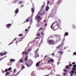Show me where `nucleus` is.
<instances>
[{
  "label": "nucleus",
  "instance_id": "f257e3e1",
  "mask_svg": "<svg viewBox=\"0 0 76 76\" xmlns=\"http://www.w3.org/2000/svg\"><path fill=\"white\" fill-rule=\"evenodd\" d=\"M55 23V22H53V23L52 24L50 28L53 30H54V31H56V30L58 29V26H54V27H53V25Z\"/></svg>",
  "mask_w": 76,
  "mask_h": 76
},
{
  "label": "nucleus",
  "instance_id": "f03ea898",
  "mask_svg": "<svg viewBox=\"0 0 76 76\" xmlns=\"http://www.w3.org/2000/svg\"><path fill=\"white\" fill-rule=\"evenodd\" d=\"M55 42L53 40L50 39L48 40V43L49 45H54Z\"/></svg>",
  "mask_w": 76,
  "mask_h": 76
},
{
  "label": "nucleus",
  "instance_id": "7ed1b4c3",
  "mask_svg": "<svg viewBox=\"0 0 76 76\" xmlns=\"http://www.w3.org/2000/svg\"><path fill=\"white\" fill-rule=\"evenodd\" d=\"M39 50V49L37 48V50H36L35 51V58H37V57H39V55L38 54V51Z\"/></svg>",
  "mask_w": 76,
  "mask_h": 76
},
{
  "label": "nucleus",
  "instance_id": "20e7f679",
  "mask_svg": "<svg viewBox=\"0 0 76 76\" xmlns=\"http://www.w3.org/2000/svg\"><path fill=\"white\" fill-rule=\"evenodd\" d=\"M11 26H12V24H8L6 25V27H7V28H10Z\"/></svg>",
  "mask_w": 76,
  "mask_h": 76
},
{
  "label": "nucleus",
  "instance_id": "39448f33",
  "mask_svg": "<svg viewBox=\"0 0 76 76\" xmlns=\"http://www.w3.org/2000/svg\"><path fill=\"white\" fill-rule=\"evenodd\" d=\"M50 62L54 63V60L53 59H50L48 61V63H50Z\"/></svg>",
  "mask_w": 76,
  "mask_h": 76
},
{
  "label": "nucleus",
  "instance_id": "423d86ee",
  "mask_svg": "<svg viewBox=\"0 0 76 76\" xmlns=\"http://www.w3.org/2000/svg\"><path fill=\"white\" fill-rule=\"evenodd\" d=\"M40 63L41 61H39L38 62H37L36 64V67H38V66H39Z\"/></svg>",
  "mask_w": 76,
  "mask_h": 76
},
{
  "label": "nucleus",
  "instance_id": "0eeeda50",
  "mask_svg": "<svg viewBox=\"0 0 76 76\" xmlns=\"http://www.w3.org/2000/svg\"><path fill=\"white\" fill-rule=\"evenodd\" d=\"M18 12H19V8H18L16 10H15V13L16 14H17V13H18Z\"/></svg>",
  "mask_w": 76,
  "mask_h": 76
},
{
  "label": "nucleus",
  "instance_id": "6e6552de",
  "mask_svg": "<svg viewBox=\"0 0 76 76\" xmlns=\"http://www.w3.org/2000/svg\"><path fill=\"white\" fill-rule=\"evenodd\" d=\"M0 54L1 56H4V55H6V53H5L4 54L3 53V52H2V53H0Z\"/></svg>",
  "mask_w": 76,
  "mask_h": 76
},
{
  "label": "nucleus",
  "instance_id": "1a4fd4ad",
  "mask_svg": "<svg viewBox=\"0 0 76 76\" xmlns=\"http://www.w3.org/2000/svg\"><path fill=\"white\" fill-rule=\"evenodd\" d=\"M17 38H15V39H14L13 40V42H11L10 43L9 45H10L11 44H13V41H16V40L17 39Z\"/></svg>",
  "mask_w": 76,
  "mask_h": 76
},
{
  "label": "nucleus",
  "instance_id": "9d476101",
  "mask_svg": "<svg viewBox=\"0 0 76 76\" xmlns=\"http://www.w3.org/2000/svg\"><path fill=\"white\" fill-rule=\"evenodd\" d=\"M49 9V6H47L46 7L45 10L46 11H48Z\"/></svg>",
  "mask_w": 76,
  "mask_h": 76
},
{
  "label": "nucleus",
  "instance_id": "9b49d317",
  "mask_svg": "<svg viewBox=\"0 0 76 76\" xmlns=\"http://www.w3.org/2000/svg\"><path fill=\"white\" fill-rule=\"evenodd\" d=\"M10 61L11 62H14V61H15V60L13 59H10Z\"/></svg>",
  "mask_w": 76,
  "mask_h": 76
},
{
  "label": "nucleus",
  "instance_id": "f8f14e48",
  "mask_svg": "<svg viewBox=\"0 0 76 76\" xmlns=\"http://www.w3.org/2000/svg\"><path fill=\"white\" fill-rule=\"evenodd\" d=\"M28 64V65H31V66L32 64V61L29 62Z\"/></svg>",
  "mask_w": 76,
  "mask_h": 76
},
{
  "label": "nucleus",
  "instance_id": "ddd939ff",
  "mask_svg": "<svg viewBox=\"0 0 76 76\" xmlns=\"http://www.w3.org/2000/svg\"><path fill=\"white\" fill-rule=\"evenodd\" d=\"M66 69H69L70 68V66L69 65H66L65 67Z\"/></svg>",
  "mask_w": 76,
  "mask_h": 76
},
{
  "label": "nucleus",
  "instance_id": "4468645a",
  "mask_svg": "<svg viewBox=\"0 0 76 76\" xmlns=\"http://www.w3.org/2000/svg\"><path fill=\"white\" fill-rule=\"evenodd\" d=\"M26 66H27V67H30V66H31V65H29V64H28V63H26Z\"/></svg>",
  "mask_w": 76,
  "mask_h": 76
},
{
  "label": "nucleus",
  "instance_id": "2eb2a0df",
  "mask_svg": "<svg viewBox=\"0 0 76 76\" xmlns=\"http://www.w3.org/2000/svg\"><path fill=\"white\" fill-rule=\"evenodd\" d=\"M31 11L32 13H34V12H35V10L33 7H32V8H31Z\"/></svg>",
  "mask_w": 76,
  "mask_h": 76
},
{
  "label": "nucleus",
  "instance_id": "dca6fc26",
  "mask_svg": "<svg viewBox=\"0 0 76 76\" xmlns=\"http://www.w3.org/2000/svg\"><path fill=\"white\" fill-rule=\"evenodd\" d=\"M37 18L38 19H39L41 18V17L39 16H36L35 17V18Z\"/></svg>",
  "mask_w": 76,
  "mask_h": 76
},
{
  "label": "nucleus",
  "instance_id": "f3484780",
  "mask_svg": "<svg viewBox=\"0 0 76 76\" xmlns=\"http://www.w3.org/2000/svg\"><path fill=\"white\" fill-rule=\"evenodd\" d=\"M28 55L26 56L25 58L24 59L25 61H26L28 59Z\"/></svg>",
  "mask_w": 76,
  "mask_h": 76
},
{
  "label": "nucleus",
  "instance_id": "a211bd4d",
  "mask_svg": "<svg viewBox=\"0 0 76 76\" xmlns=\"http://www.w3.org/2000/svg\"><path fill=\"white\" fill-rule=\"evenodd\" d=\"M69 35V33H68L67 32H65L64 35V37H65V35H66V36H67V35Z\"/></svg>",
  "mask_w": 76,
  "mask_h": 76
},
{
  "label": "nucleus",
  "instance_id": "6ab92c4d",
  "mask_svg": "<svg viewBox=\"0 0 76 76\" xmlns=\"http://www.w3.org/2000/svg\"><path fill=\"white\" fill-rule=\"evenodd\" d=\"M58 53L59 54H62V53H63L62 51H59L58 52Z\"/></svg>",
  "mask_w": 76,
  "mask_h": 76
},
{
  "label": "nucleus",
  "instance_id": "aec40b11",
  "mask_svg": "<svg viewBox=\"0 0 76 76\" xmlns=\"http://www.w3.org/2000/svg\"><path fill=\"white\" fill-rule=\"evenodd\" d=\"M18 42H20V41H21V39L19 38V39H18Z\"/></svg>",
  "mask_w": 76,
  "mask_h": 76
},
{
  "label": "nucleus",
  "instance_id": "412c9836",
  "mask_svg": "<svg viewBox=\"0 0 76 76\" xmlns=\"http://www.w3.org/2000/svg\"><path fill=\"white\" fill-rule=\"evenodd\" d=\"M39 24H37L36 25V27H37V28H38V27H39Z\"/></svg>",
  "mask_w": 76,
  "mask_h": 76
},
{
  "label": "nucleus",
  "instance_id": "4be33fe9",
  "mask_svg": "<svg viewBox=\"0 0 76 76\" xmlns=\"http://www.w3.org/2000/svg\"><path fill=\"white\" fill-rule=\"evenodd\" d=\"M76 70V68L75 67H73L72 69V70Z\"/></svg>",
  "mask_w": 76,
  "mask_h": 76
},
{
  "label": "nucleus",
  "instance_id": "5701e85b",
  "mask_svg": "<svg viewBox=\"0 0 76 76\" xmlns=\"http://www.w3.org/2000/svg\"><path fill=\"white\" fill-rule=\"evenodd\" d=\"M27 21V22H28L29 21V19H28V18H27L26 20L25 21L24 23H25Z\"/></svg>",
  "mask_w": 76,
  "mask_h": 76
},
{
  "label": "nucleus",
  "instance_id": "b1692460",
  "mask_svg": "<svg viewBox=\"0 0 76 76\" xmlns=\"http://www.w3.org/2000/svg\"><path fill=\"white\" fill-rule=\"evenodd\" d=\"M71 73L73 74L74 73H75V71L72 70V71H71Z\"/></svg>",
  "mask_w": 76,
  "mask_h": 76
},
{
  "label": "nucleus",
  "instance_id": "393cba45",
  "mask_svg": "<svg viewBox=\"0 0 76 76\" xmlns=\"http://www.w3.org/2000/svg\"><path fill=\"white\" fill-rule=\"evenodd\" d=\"M19 37H22L23 36V34H20L18 35Z\"/></svg>",
  "mask_w": 76,
  "mask_h": 76
},
{
  "label": "nucleus",
  "instance_id": "a878e982",
  "mask_svg": "<svg viewBox=\"0 0 76 76\" xmlns=\"http://www.w3.org/2000/svg\"><path fill=\"white\" fill-rule=\"evenodd\" d=\"M24 67H25V66L24 65H23V66H22L21 69H23L24 68Z\"/></svg>",
  "mask_w": 76,
  "mask_h": 76
},
{
  "label": "nucleus",
  "instance_id": "bb28decb",
  "mask_svg": "<svg viewBox=\"0 0 76 76\" xmlns=\"http://www.w3.org/2000/svg\"><path fill=\"white\" fill-rule=\"evenodd\" d=\"M28 53L26 52H25V55L26 56H27V54H28Z\"/></svg>",
  "mask_w": 76,
  "mask_h": 76
},
{
  "label": "nucleus",
  "instance_id": "cd10ccee",
  "mask_svg": "<svg viewBox=\"0 0 76 76\" xmlns=\"http://www.w3.org/2000/svg\"><path fill=\"white\" fill-rule=\"evenodd\" d=\"M25 51H24L23 52H22V54L23 55V54H25Z\"/></svg>",
  "mask_w": 76,
  "mask_h": 76
},
{
  "label": "nucleus",
  "instance_id": "c85d7f7f",
  "mask_svg": "<svg viewBox=\"0 0 76 76\" xmlns=\"http://www.w3.org/2000/svg\"><path fill=\"white\" fill-rule=\"evenodd\" d=\"M43 28H40L39 29V31H40V30H43Z\"/></svg>",
  "mask_w": 76,
  "mask_h": 76
},
{
  "label": "nucleus",
  "instance_id": "c756f323",
  "mask_svg": "<svg viewBox=\"0 0 76 76\" xmlns=\"http://www.w3.org/2000/svg\"><path fill=\"white\" fill-rule=\"evenodd\" d=\"M11 70H12V68H11V67H10L9 69L8 70H9V71H10Z\"/></svg>",
  "mask_w": 76,
  "mask_h": 76
},
{
  "label": "nucleus",
  "instance_id": "7c9ffc66",
  "mask_svg": "<svg viewBox=\"0 0 76 76\" xmlns=\"http://www.w3.org/2000/svg\"><path fill=\"white\" fill-rule=\"evenodd\" d=\"M40 35V33H38L37 34V36H39Z\"/></svg>",
  "mask_w": 76,
  "mask_h": 76
},
{
  "label": "nucleus",
  "instance_id": "2f4dec72",
  "mask_svg": "<svg viewBox=\"0 0 76 76\" xmlns=\"http://www.w3.org/2000/svg\"><path fill=\"white\" fill-rule=\"evenodd\" d=\"M64 72H67V70L64 69Z\"/></svg>",
  "mask_w": 76,
  "mask_h": 76
},
{
  "label": "nucleus",
  "instance_id": "473e14b6",
  "mask_svg": "<svg viewBox=\"0 0 76 76\" xmlns=\"http://www.w3.org/2000/svg\"><path fill=\"white\" fill-rule=\"evenodd\" d=\"M6 75H9V72H7L6 73Z\"/></svg>",
  "mask_w": 76,
  "mask_h": 76
},
{
  "label": "nucleus",
  "instance_id": "72a5a7b5",
  "mask_svg": "<svg viewBox=\"0 0 76 76\" xmlns=\"http://www.w3.org/2000/svg\"><path fill=\"white\" fill-rule=\"evenodd\" d=\"M50 1H48L47 2V4H48H48H49V3H50Z\"/></svg>",
  "mask_w": 76,
  "mask_h": 76
},
{
  "label": "nucleus",
  "instance_id": "f704fd0d",
  "mask_svg": "<svg viewBox=\"0 0 76 76\" xmlns=\"http://www.w3.org/2000/svg\"><path fill=\"white\" fill-rule=\"evenodd\" d=\"M31 50V49H29L28 50H27V51L29 52Z\"/></svg>",
  "mask_w": 76,
  "mask_h": 76
},
{
  "label": "nucleus",
  "instance_id": "c9c22d12",
  "mask_svg": "<svg viewBox=\"0 0 76 76\" xmlns=\"http://www.w3.org/2000/svg\"><path fill=\"white\" fill-rule=\"evenodd\" d=\"M12 64H10V63H9L8 64V66H10Z\"/></svg>",
  "mask_w": 76,
  "mask_h": 76
},
{
  "label": "nucleus",
  "instance_id": "e433bc0d",
  "mask_svg": "<svg viewBox=\"0 0 76 76\" xmlns=\"http://www.w3.org/2000/svg\"><path fill=\"white\" fill-rule=\"evenodd\" d=\"M7 71H8V69H5V72H7Z\"/></svg>",
  "mask_w": 76,
  "mask_h": 76
},
{
  "label": "nucleus",
  "instance_id": "4c0bfd02",
  "mask_svg": "<svg viewBox=\"0 0 76 76\" xmlns=\"http://www.w3.org/2000/svg\"><path fill=\"white\" fill-rule=\"evenodd\" d=\"M22 1H20V4H22Z\"/></svg>",
  "mask_w": 76,
  "mask_h": 76
},
{
  "label": "nucleus",
  "instance_id": "58836bf2",
  "mask_svg": "<svg viewBox=\"0 0 76 76\" xmlns=\"http://www.w3.org/2000/svg\"><path fill=\"white\" fill-rule=\"evenodd\" d=\"M74 67H76V64H74Z\"/></svg>",
  "mask_w": 76,
  "mask_h": 76
},
{
  "label": "nucleus",
  "instance_id": "ea45409f",
  "mask_svg": "<svg viewBox=\"0 0 76 76\" xmlns=\"http://www.w3.org/2000/svg\"><path fill=\"white\" fill-rule=\"evenodd\" d=\"M45 26H47V23H45Z\"/></svg>",
  "mask_w": 76,
  "mask_h": 76
},
{
  "label": "nucleus",
  "instance_id": "a19ab883",
  "mask_svg": "<svg viewBox=\"0 0 76 76\" xmlns=\"http://www.w3.org/2000/svg\"><path fill=\"white\" fill-rule=\"evenodd\" d=\"M73 54L74 55H75V56H76V52H74Z\"/></svg>",
  "mask_w": 76,
  "mask_h": 76
},
{
  "label": "nucleus",
  "instance_id": "79ce46f5",
  "mask_svg": "<svg viewBox=\"0 0 76 76\" xmlns=\"http://www.w3.org/2000/svg\"><path fill=\"white\" fill-rule=\"evenodd\" d=\"M73 75V73H72L71 74H70V76H72Z\"/></svg>",
  "mask_w": 76,
  "mask_h": 76
},
{
  "label": "nucleus",
  "instance_id": "37998d69",
  "mask_svg": "<svg viewBox=\"0 0 76 76\" xmlns=\"http://www.w3.org/2000/svg\"><path fill=\"white\" fill-rule=\"evenodd\" d=\"M15 72H16V69H15L13 71V73H15Z\"/></svg>",
  "mask_w": 76,
  "mask_h": 76
},
{
  "label": "nucleus",
  "instance_id": "c03bdc74",
  "mask_svg": "<svg viewBox=\"0 0 76 76\" xmlns=\"http://www.w3.org/2000/svg\"><path fill=\"white\" fill-rule=\"evenodd\" d=\"M75 63H76V62H73V63H72V64H75Z\"/></svg>",
  "mask_w": 76,
  "mask_h": 76
},
{
  "label": "nucleus",
  "instance_id": "a18cd8bd",
  "mask_svg": "<svg viewBox=\"0 0 76 76\" xmlns=\"http://www.w3.org/2000/svg\"><path fill=\"white\" fill-rule=\"evenodd\" d=\"M29 31V30H28V29H26L25 31L26 32V31Z\"/></svg>",
  "mask_w": 76,
  "mask_h": 76
},
{
  "label": "nucleus",
  "instance_id": "49530a36",
  "mask_svg": "<svg viewBox=\"0 0 76 76\" xmlns=\"http://www.w3.org/2000/svg\"><path fill=\"white\" fill-rule=\"evenodd\" d=\"M45 6H44V5H43L42 6V8H44V7Z\"/></svg>",
  "mask_w": 76,
  "mask_h": 76
},
{
  "label": "nucleus",
  "instance_id": "de8ad7c7",
  "mask_svg": "<svg viewBox=\"0 0 76 76\" xmlns=\"http://www.w3.org/2000/svg\"><path fill=\"white\" fill-rule=\"evenodd\" d=\"M3 58H0V61H1V60H3Z\"/></svg>",
  "mask_w": 76,
  "mask_h": 76
},
{
  "label": "nucleus",
  "instance_id": "09e8293b",
  "mask_svg": "<svg viewBox=\"0 0 76 76\" xmlns=\"http://www.w3.org/2000/svg\"><path fill=\"white\" fill-rule=\"evenodd\" d=\"M5 72V71H3V70H2V72L3 73H4Z\"/></svg>",
  "mask_w": 76,
  "mask_h": 76
},
{
  "label": "nucleus",
  "instance_id": "8fccbe9b",
  "mask_svg": "<svg viewBox=\"0 0 76 76\" xmlns=\"http://www.w3.org/2000/svg\"><path fill=\"white\" fill-rule=\"evenodd\" d=\"M52 56H54V53H53L52 54Z\"/></svg>",
  "mask_w": 76,
  "mask_h": 76
},
{
  "label": "nucleus",
  "instance_id": "3c124183",
  "mask_svg": "<svg viewBox=\"0 0 76 76\" xmlns=\"http://www.w3.org/2000/svg\"><path fill=\"white\" fill-rule=\"evenodd\" d=\"M48 57V56H47V55H46L44 57V58H45V57Z\"/></svg>",
  "mask_w": 76,
  "mask_h": 76
},
{
  "label": "nucleus",
  "instance_id": "603ef678",
  "mask_svg": "<svg viewBox=\"0 0 76 76\" xmlns=\"http://www.w3.org/2000/svg\"><path fill=\"white\" fill-rule=\"evenodd\" d=\"M42 13V14H45V12H43Z\"/></svg>",
  "mask_w": 76,
  "mask_h": 76
},
{
  "label": "nucleus",
  "instance_id": "864d4df0",
  "mask_svg": "<svg viewBox=\"0 0 76 76\" xmlns=\"http://www.w3.org/2000/svg\"><path fill=\"white\" fill-rule=\"evenodd\" d=\"M20 62H23V60L20 61Z\"/></svg>",
  "mask_w": 76,
  "mask_h": 76
},
{
  "label": "nucleus",
  "instance_id": "5fc2aeb1",
  "mask_svg": "<svg viewBox=\"0 0 76 76\" xmlns=\"http://www.w3.org/2000/svg\"><path fill=\"white\" fill-rule=\"evenodd\" d=\"M20 72H18V73H17V74L18 75V74H19Z\"/></svg>",
  "mask_w": 76,
  "mask_h": 76
},
{
  "label": "nucleus",
  "instance_id": "6e6d98bb",
  "mask_svg": "<svg viewBox=\"0 0 76 76\" xmlns=\"http://www.w3.org/2000/svg\"><path fill=\"white\" fill-rule=\"evenodd\" d=\"M61 39V38L60 37L58 39V40H60Z\"/></svg>",
  "mask_w": 76,
  "mask_h": 76
},
{
  "label": "nucleus",
  "instance_id": "4d7b16f0",
  "mask_svg": "<svg viewBox=\"0 0 76 76\" xmlns=\"http://www.w3.org/2000/svg\"><path fill=\"white\" fill-rule=\"evenodd\" d=\"M69 66H72V64H70Z\"/></svg>",
  "mask_w": 76,
  "mask_h": 76
},
{
  "label": "nucleus",
  "instance_id": "13d9d810",
  "mask_svg": "<svg viewBox=\"0 0 76 76\" xmlns=\"http://www.w3.org/2000/svg\"><path fill=\"white\" fill-rule=\"evenodd\" d=\"M34 74V72H33L32 73H31V75H33Z\"/></svg>",
  "mask_w": 76,
  "mask_h": 76
},
{
  "label": "nucleus",
  "instance_id": "bf43d9fd",
  "mask_svg": "<svg viewBox=\"0 0 76 76\" xmlns=\"http://www.w3.org/2000/svg\"><path fill=\"white\" fill-rule=\"evenodd\" d=\"M64 75H66V74L64 72Z\"/></svg>",
  "mask_w": 76,
  "mask_h": 76
},
{
  "label": "nucleus",
  "instance_id": "052dcab7",
  "mask_svg": "<svg viewBox=\"0 0 76 76\" xmlns=\"http://www.w3.org/2000/svg\"><path fill=\"white\" fill-rule=\"evenodd\" d=\"M18 75L17 74H16L15 75V76H17Z\"/></svg>",
  "mask_w": 76,
  "mask_h": 76
},
{
  "label": "nucleus",
  "instance_id": "680f3d73",
  "mask_svg": "<svg viewBox=\"0 0 76 76\" xmlns=\"http://www.w3.org/2000/svg\"><path fill=\"white\" fill-rule=\"evenodd\" d=\"M41 34H42V35H43V32H41Z\"/></svg>",
  "mask_w": 76,
  "mask_h": 76
},
{
  "label": "nucleus",
  "instance_id": "e2e57ef3",
  "mask_svg": "<svg viewBox=\"0 0 76 76\" xmlns=\"http://www.w3.org/2000/svg\"><path fill=\"white\" fill-rule=\"evenodd\" d=\"M74 74H76V70L75 71V72H74Z\"/></svg>",
  "mask_w": 76,
  "mask_h": 76
},
{
  "label": "nucleus",
  "instance_id": "0e129e2a",
  "mask_svg": "<svg viewBox=\"0 0 76 76\" xmlns=\"http://www.w3.org/2000/svg\"><path fill=\"white\" fill-rule=\"evenodd\" d=\"M40 15H41V16H42V14L41 13H40Z\"/></svg>",
  "mask_w": 76,
  "mask_h": 76
},
{
  "label": "nucleus",
  "instance_id": "69168bd1",
  "mask_svg": "<svg viewBox=\"0 0 76 76\" xmlns=\"http://www.w3.org/2000/svg\"><path fill=\"white\" fill-rule=\"evenodd\" d=\"M40 21V20H39L38 21H37V23H39V21Z\"/></svg>",
  "mask_w": 76,
  "mask_h": 76
},
{
  "label": "nucleus",
  "instance_id": "338daca9",
  "mask_svg": "<svg viewBox=\"0 0 76 76\" xmlns=\"http://www.w3.org/2000/svg\"><path fill=\"white\" fill-rule=\"evenodd\" d=\"M44 22H46V20H44Z\"/></svg>",
  "mask_w": 76,
  "mask_h": 76
},
{
  "label": "nucleus",
  "instance_id": "774afa93",
  "mask_svg": "<svg viewBox=\"0 0 76 76\" xmlns=\"http://www.w3.org/2000/svg\"><path fill=\"white\" fill-rule=\"evenodd\" d=\"M30 22H32V20H31L30 21Z\"/></svg>",
  "mask_w": 76,
  "mask_h": 76
}]
</instances>
